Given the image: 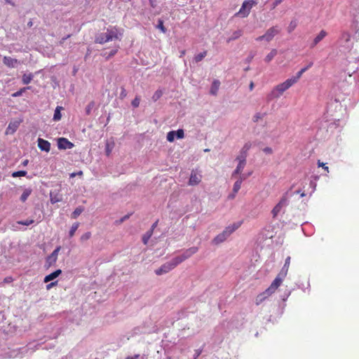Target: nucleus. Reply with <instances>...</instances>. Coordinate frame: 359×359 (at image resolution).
I'll list each match as a JSON object with an SVG mask.
<instances>
[{"label":"nucleus","mask_w":359,"mask_h":359,"mask_svg":"<svg viewBox=\"0 0 359 359\" xmlns=\"http://www.w3.org/2000/svg\"><path fill=\"white\" fill-rule=\"evenodd\" d=\"M303 74V71L300 70L297 73L296 76L290 78V79L294 81V83H296L301 78Z\"/></svg>","instance_id":"e433bc0d"},{"label":"nucleus","mask_w":359,"mask_h":359,"mask_svg":"<svg viewBox=\"0 0 359 359\" xmlns=\"http://www.w3.org/2000/svg\"><path fill=\"white\" fill-rule=\"evenodd\" d=\"M241 226L240 223L237 224H233L231 226H229L225 228V229L219 234H218L216 237L214 238L212 240V243L215 245H218L219 243H222L224 241L226 240V238L237 229L239 228Z\"/></svg>","instance_id":"20e7f679"},{"label":"nucleus","mask_w":359,"mask_h":359,"mask_svg":"<svg viewBox=\"0 0 359 359\" xmlns=\"http://www.w3.org/2000/svg\"><path fill=\"white\" fill-rule=\"evenodd\" d=\"M158 22L161 23L163 21L161 20H158Z\"/></svg>","instance_id":"774afa93"},{"label":"nucleus","mask_w":359,"mask_h":359,"mask_svg":"<svg viewBox=\"0 0 359 359\" xmlns=\"http://www.w3.org/2000/svg\"><path fill=\"white\" fill-rule=\"evenodd\" d=\"M313 65V63L311 62L308 66L302 68L301 70L303 71V73H304L309 68H310Z\"/></svg>","instance_id":"13d9d810"},{"label":"nucleus","mask_w":359,"mask_h":359,"mask_svg":"<svg viewBox=\"0 0 359 359\" xmlns=\"http://www.w3.org/2000/svg\"><path fill=\"white\" fill-rule=\"evenodd\" d=\"M8 4H10L11 5H13V3L12 2V0H5Z\"/></svg>","instance_id":"0e129e2a"},{"label":"nucleus","mask_w":359,"mask_h":359,"mask_svg":"<svg viewBox=\"0 0 359 359\" xmlns=\"http://www.w3.org/2000/svg\"><path fill=\"white\" fill-rule=\"evenodd\" d=\"M113 148H114V143L110 144L109 142H107L106 146H105L106 156H110Z\"/></svg>","instance_id":"7c9ffc66"},{"label":"nucleus","mask_w":359,"mask_h":359,"mask_svg":"<svg viewBox=\"0 0 359 359\" xmlns=\"http://www.w3.org/2000/svg\"><path fill=\"white\" fill-rule=\"evenodd\" d=\"M79 222H75L72 224L70 230H69V236L70 238L73 237L75 234V232L76 231V230L78 229L79 226Z\"/></svg>","instance_id":"393cba45"},{"label":"nucleus","mask_w":359,"mask_h":359,"mask_svg":"<svg viewBox=\"0 0 359 359\" xmlns=\"http://www.w3.org/2000/svg\"><path fill=\"white\" fill-rule=\"evenodd\" d=\"M242 35V32L241 30H238L235 32L233 35L228 39V41H230L231 40H235L240 37Z\"/></svg>","instance_id":"72a5a7b5"},{"label":"nucleus","mask_w":359,"mask_h":359,"mask_svg":"<svg viewBox=\"0 0 359 359\" xmlns=\"http://www.w3.org/2000/svg\"><path fill=\"white\" fill-rule=\"evenodd\" d=\"M90 107H88V108L86 109V113H87L88 114H90Z\"/></svg>","instance_id":"69168bd1"},{"label":"nucleus","mask_w":359,"mask_h":359,"mask_svg":"<svg viewBox=\"0 0 359 359\" xmlns=\"http://www.w3.org/2000/svg\"><path fill=\"white\" fill-rule=\"evenodd\" d=\"M156 29L161 30L163 33L166 32V28L164 27V24H156Z\"/></svg>","instance_id":"49530a36"},{"label":"nucleus","mask_w":359,"mask_h":359,"mask_svg":"<svg viewBox=\"0 0 359 359\" xmlns=\"http://www.w3.org/2000/svg\"><path fill=\"white\" fill-rule=\"evenodd\" d=\"M127 95V93L126 91V90L124 88H122V90L121 92V94H120V97L121 99L126 97Z\"/></svg>","instance_id":"3c124183"},{"label":"nucleus","mask_w":359,"mask_h":359,"mask_svg":"<svg viewBox=\"0 0 359 359\" xmlns=\"http://www.w3.org/2000/svg\"><path fill=\"white\" fill-rule=\"evenodd\" d=\"M26 175H27V172L26 171H25V170H20V171L14 172L12 174V176L13 177H17L25 176Z\"/></svg>","instance_id":"58836bf2"},{"label":"nucleus","mask_w":359,"mask_h":359,"mask_svg":"<svg viewBox=\"0 0 359 359\" xmlns=\"http://www.w3.org/2000/svg\"><path fill=\"white\" fill-rule=\"evenodd\" d=\"M207 55V51L205 50L202 53H200L199 54L196 55L195 57H194V60L196 61V62H198L200 61H201Z\"/></svg>","instance_id":"2f4dec72"},{"label":"nucleus","mask_w":359,"mask_h":359,"mask_svg":"<svg viewBox=\"0 0 359 359\" xmlns=\"http://www.w3.org/2000/svg\"><path fill=\"white\" fill-rule=\"evenodd\" d=\"M157 224H158V221L155 222L152 224L151 228V229H152V231H154V229L156 227Z\"/></svg>","instance_id":"052dcab7"},{"label":"nucleus","mask_w":359,"mask_h":359,"mask_svg":"<svg viewBox=\"0 0 359 359\" xmlns=\"http://www.w3.org/2000/svg\"><path fill=\"white\" fill-rule=\"evenodd\" d=\"M38 147L41 151H45L46 152H48L50 150V143L42 138L38 139Z\"/></svg>","instance_id":"2eb2a0df"},{"label":"nucleus","mask_w":359,"mask_h":359,"mask_svg":"<svg viewBox=\"0 0 359 359\" xmlns=\"http://www.w3.org/2000/svg\"><path fill=\"white\" fill-rule=\"evenodd\" d=\"M149 1L150 6L152 8L156 7V6H157V0H149Z\"/></svg>","instance_id":"8fccbe9b"},{"label":"nucleus","mask_w":359,"mask_h":359,"mask_svg":"<svg viewBox=\"0 0 359 359\" xmlns=\"http://www.w3.org/2000/svg\"><path fill=\"white\" fill-rule=\"evenodd\" d=\"M33 79L32 74H24L22 78V83L24 84H28L31 82Z\"/></svg>","instance_id":"c85d7f7f"},{"label":"nucleus","mask_w":359,"mask_h":359,"mask_svg":"<svg viewBox=\"0 0 359 359\" xmlns=\"http://www.w3.org/2000/svg\"><path fill=\"white\" fill-rule=\"evenodd\" d=\"M269 296L266 291L259 294L256 297V304L259 305L262 303L266 299H267Z\"/></svg>","instance_id":"4be33fe9"},{"label":"nucleus","mask_w":359,"mask_h":359,"mask_svg":"<svg viewBox=\"0 0 359 359\" xmlns=\"http://www.w3.org/2000/svg\"><path fill=\"white\" fill-rule=\"evenodd\" d=\"M62 109V107H57L55 110V113H54V116H53V120L57 121H60L61 119V117H62V115H61V113H60V111Z\"/></svg>","instance_id":"b1692460"},{"label":"nucleus","mask_w":359,"mask_h":359,"mask_svg":"<svg viewBox=\"0 0 359 359\" xmlns=\"http://www.w3.org/2000/svg\"><path fill=\"white\" fill-rule=\"evenodd\" d=\"M237 159L239 161V163L233 171L232 176L241 174L246 164L245 156H239L237 157Z\"/></svg>","instance_id":"9b49d317"},{"label":"nucleus","mask_w":359,"mask_h":359,"mask_svg":"<svg viewBox=\"0 0 359 359\" xmlns=\"http://www.w3.org/2000/svg\"><path fill=\"white\" fill-rule=\"evenodd\" d=\"M250 144H248V143H246L243 147L241 149V156H245L247 155V152L250 149Z\"/></svg>","instance_id":"f704fd0d"},{"label":"nucleus","mask_w":359,"mask_h":359,"mask_svg":"<svg viewBox=\"0 0 359 359\" xmlns=\"http://www.w3.org/2000/svg\"><path fill=\"white\" fill-rule=\"evenodd\" d=\"M4 64L8 67H14L18 63V60L8 56H4L3 59Z\"/></svg>","instance_id":"f3484780"},{"label":"nucleus","mask_w":359,"mask_h":359,"mask_svg":"<svg viewBox=\"0 0 359 359\" xmlns=\"http://www.w3.org/2000/svg\"><path fill=\"white\" fill-rule=\"evenodd\" d=\"M198 250L197 247H191L187 250H186L181 255L177 256L171 259L170 262H168L161 266L155 271V273L157 276H161L164 273H167L174 269L177 265L191 257L193 255L196 254Z\"/></svg>","instance_id":"f257e3e1"},{"label":"nucleus","mask_w":359,"mask_h":359,"mask_svg":"<svg viewBox=\"0 0 359 359\" xmlns=\"http://www.w3.org/2000/svg\"><path fill=\"white\" fill-rule=\"evenodd\" d=\"M61 273H62V270L57 269V270L55 271L54 272L50 273L49 275L46 276L44 278L43 281H44V283H48L49 281L53 280L55 278H56L57 277H58Z\"/></svg>","instance_id":"6ab92c4d"},{"label":"nucleus","mask_w":359,"mask_h":359,"mask_svg":"<svg viewBox=\"0 0 359 359\" xmlns=\"http://www.w3.org/2000/svg\"><path fill=\"white\" fill-rule=\"evenodd\" d=\"M236 194H237V193H234V192L232 191V193H231V194H230L228 196V198H229V199H230V200L233 199V198L236 197Z\"/></svg>","instance_id":"6e6d98bb"},{"label":"nucleus","mask_w":359,"mask_h":359,"mask_svg":"<svg viewBox=\"0 0 359 359\" xmlns=\"http://www.w3.org/2000/svg\"><path fill=\"white\" fill-rule=\"evenodd\" d=\"M290 263V257H287L285 259V264L281 270L286 271V274L287 273L288 268Z\"/></svg>","instance_id":"ea45409f"},{"label":"nucleus","mask_w":359,"mask_h":359,"mask_svg":"<svg viewBox=\"0 0 359 359\" xmlns=\"http://www.w3.org/2000/svg\"><path fill=\"white\" fill-rule=\"evenodd\" d=\"M318 167H322L327 173L329 172V168L326 165V163L320 162V160L317 162Z\"/></svg>","instance_id":"37998d69"},{"label":"nucleus","mask_w":359,"mask_h":359,"mask_svg":"<svg viewBox=\"0 0 359 359\" xmlns=\"http://www.w3.org/2000/svg\"><path fill=\"white\" fill-rule=\"evenodd\" d=\"M140 357V355L139 354H135L134 356H128L127 357L126 359H138Z\"/></svg>","instance_id":"bf43d9fd"},{"label":"nucleus","mask_w":359,"mask_h":359,"mask_svg":"<svg viewBox=\"0 0 359 359\" xmlns=\"http://www.w3.org/2000/svg\"><path fill=\"white\" fill-rule=\"evenodd\" d=\"M34 222V220L32 219H26L25 221H18L17 223L22 225L29 226L32 224Z\"/></svg>","instance_id":"4c0bfd02"},{"label":"nucleus","mask_w":359,"mask_h":359,"mask_svg":"<svg viewBox=\"0 0 359 359\" xmlns=\"http://www.w3.org/2000/svg\"><path fill=\"white\" fill-rule=\"evenodd\" d=\"M284 0H275L274 2L273 3V7L275 8L276 6H277L278 4H280V3H282Z\"/></svg>","instance_id":"603ef678"},{"label":"nucleus","mask_w":359,"mask_h":359,"mask_svg":"<svg viewBox=\"0 0 359 359\" xmlns=\"http://www.w3.org/2000/svg\"><path fill=\"white\" fill-rule=\"evenodd\" d=\"M163 94V92L161 89H158L153 95L152 100L154 102H156L159 100Z\"/></svg>","instance_id":"bb28decb"},{"label":"nucleus","mask_w":359,"mask_h":359,"mask_svg":"<svg viewBox=\"0 0 359 359\" xmlns=\"http://www.w3.org/2000/svg\"><path fill=\"white\" fill-rule=\"evenodd\" d=\"M219 86H220L219 81L214 80L212 83L211 88H210V94L213 95H216L217 94Z\"/></svg>","instance_id":"aec40b11"},{"label":"nucleus","mask_w":359,"mask_h":359,"mask_svg":"<svg viewBox=\"0 0 359 359\" xmlns=\"http://www.w3.org/2000/svg\"><path fill=\"white\" fill-rule=\"evenodd\" d=\"M294 81L290 79L275 86L269 95V99L278 98L283 93L293 86Z\"/></svg>","instance_id":"7ed1b4c3"},{"label":"nucleus","mask_w":359,"mask_h":359,"mask_svg":"<svg viewBox=\"0 0 359 359\" xmlns=\"http://www.w3.org/2000/svg\"><path fill=\"white\" fill-rule=\"evenodd\" d=\"M201 352H198L196 353V356L195 357V358L196 359V358L200 355Z\"/></svg>","instance_id":"338daca9"},{"label":"nucleus","mask_w":359,"mask_h":359,"mask_svg":"<svg viewBox=\"0 0 359 359\" xmlns=\"http://www.w3.org/2000/svg\"><path fill=\"white\" fill-rule=\"evenodd\" d=\"M277 55V50L276 49H273L266 56L265 61L266 62H269L271 61L273 57Z\"/></svg>","instance_id":"a878e982"},{"label":"nucleus","mask_w":359,"mask_h":359,"mask_svg":"<svg viewBox=\"0 0 359 359\" xmlns=\"http://www.w3.org/2000/svg\"><path fill=\"white\" fill-rule=\"evenodd\" d=\"M286 276V271L281 270L276 278L271 283V285L265 290L266 293L270 297L272 294H273L276 290L278 288V287L283 283V279Z\"/></svg>","instance_id":"39448f33"},{"label":"nucleus","mask_w":359,"mask_h":359,"mask_svg":"<svg viewBox=\"0 0 359 359\" xmlns=\"http://www.w3.org/2000/svg\"><path fill=\"white\" fill-rule=\"evenodd\" d=\"M20 126V121L11 122L6 129V134H13Z\"/></svg>","instance_id":"a211bd4d"},{"label":"nucleus","mask_w":359,"mask_h":359,"mask_svg":"<svg viewBox=\"0 0 359 359\" xmlns=\"http://www.w3.org/2000/svg\"><path fill=\"white\" fill-rule=\"evenodd\" d=\"M202 180V175L198 173L195 170H192L191 172L190 178L189 180V185L190 186H196L198 185Z\"/></svg>","instance_id":"f8f14e48"},{"label":"nucleus","mask_w":359,"mask_h":359,"mask_svg":"<svg viewBox=\"0 0 359 359\" xmlns=\"http://www.w3.org/2000/svg\"><path fill=\"white\" fill-rule=\"evenodd\" d=\"M32 190L30 188L25 189L20 196V201L23 203L27 201V199L28 198V197L32 194Z\"/></svg>","instance_id":"5701e85b"},{"label":"nucleus","mask_w":359,"mask_h":359,"mask_svg":"<svg viewBox=\"0 0 359 359\" xmlns=\"http://www.w3.org/2000/svg\"><path fill=\"white\" fill-rule=\"evenodd\" d=\"M286 276V271L281 270L276 278L271 283V285L265 290L266 293L270 297L272 294H273L276 290L278 288V287L283 283V279Z\"/></svg>","instance_id":"423d86ee"},{"label":"nucleus","mask_w":359,"mask_h":359,"mask_svg":"<svg viewBox=\"0 0 359 359\" xmlns=\"http://www.w3.org/2000/svg\"><path fill=\"white\" fill-rule=\"evenodd\" d=\"M57 147L60 149H72L74 144L65 137H60L57 140Z\"/></svg>","instance_id":"ddd939ff"},{"label":"nucleus","mask_w":359,"mask_h":359,"mask_svg":"<svg viewBox=\"0 0 359 359\" xmlns=\"http://www.w3.org/2000/svg\"><path fill=\"white\" fill-rule=\"evenodd\" d=\"M91 237V233L90 231H88L85 233H83L81 238H80V240L81 242H84L86 241H88V239H90Z\"/></svg>","instance_id":"c9c22d12"},{"label":"nucleus","mask_w":359,"mask_h":359,"mask_svg":"<svg viewBox=\"0 0 359 359\" xmlns=\"http://www.w3.org/2000/svg\"><path fill=\"white\" fill-rule=\"evenodd\" d=\"M61 201V198H58L57 197H52L50 198V202L51 203L54 204L55 203H57Z\"/></svg>","instance_id":"09e8293b"},{"label":"nucleus","mask_w":359,"mask_h":359,"mask_svg":"<svg viewBox=\"0 0 359 359\" xmlns=\"http://www.w3.org/2000/svg\"><path fill=\"white\" fill-rule=\"evenodd\" d=\"M83 175V172L82 171H79L78 172H72L70 174V177H74L76 175Z\"/></svg>","instance_id":"864d4df0"},{"label":"nucleus","mask_w":359,"mask_h":359,"mask_svg":"<svg viewBox=\"0 0 359 359\" xmlns=\"http://www.w3.org/2000/svg\"><path fill=\"white\" fill-rule=\"evenodd\" d=\"M279 32V29H278L277 26L273 27L271 29H269L267 32L259 37H258L257 40H262L266 39V41H271L274 36H276Z\"/></svg>","instance_id":"1a4fd4ad"},{"label":"nucleus","mask_w":359,"mask_h":359,"mask_svg":"<svg viewBox=\"0 0 359 359\" xmlns=\"http://www.w3.org/2000/svg\"><path fill=\"white\" fill-rule=\"evenodd\" d=\"M128 218H129V215H126L123 218L121 219L120 222H123V221H125L126 219H127Z\"/></svg>","instance_id":"680f3d73"},{"label":"nucleus","mask_w":359,"mask_h":359,"mask_svg":"<svg viewBox=\"0 0 359 359\" xmlns=\"http://www.w3.org/2000/svg\"><path fill=\"white\" fill-rule=\"evenodd\" d=\"M254 88V83L253 82H251L250 83V90H252Z\"/></svg>","instance_id":"e2e57ef3"},{"label":"nucleus","mask_w":359,"mask_h":359,"mask_svg":"<svg viewBox=\"0 0 359 359\" xmlns=\"http://www.w3.org/2000/svg\"><path fill=\"white\" fill-rule=\"evenodd\" d=\"M175 137H176L175 131V130L170 131L167 134V140L170 142H172L175 140Z\"/></svg>","instance_id":"473e14b6"},{"label":"nucleus","mask_w":359,"mask_h":359,"mask_svg":"<svg viewBox=\"0 0 359 359\" xmlns=\"http://www.w3.org/2000/svg\"><path fill=\"white\" fill-rule=\"evenodd\" d=\"M263 151L266 154H271L272 153V149L270 147H265Z\"/></svg>","instance_id":"5fc2aeb1"},{"label":"nucleus","mask_w":359,"mask_h":359,"mask_svg":"<svg viewBox=\"0 0 359 359\" xmlns=\"http://www.w3.org/2000/svg\"><path fill=\"white\" fill-rule=\"evenodd\" d=\"M140 99L139 97L136 96L135 99L132 101L131 104L133 107L136 108L138 107L140 105Z\"/></svg>","instance_id":"a19ab883"},{"label":"nucleus","mask_w":359,"mask_h":359,"mask_svg":"<svg viewBox=\"0 0 359 359\" xmlns=\"http://www.w3.org/2000/svg\"><path fill=\"white\" fill-rule=\"evenodd\" d=\"M258 0H248L245 1L239 11L236 13L237 15H240L241 17H246L250 13V11L253 6L257 4Z\"/></svg>","instance_id":"0eeeda50"},{"label":"nucleus","mask_w":359,"mask_h":359,"mask_svg":"<svg viewBox=\"0 0 359 359\" xmlns=\"http://www.w3.org/2000/svg\"><path fill=\"white\" fill-rule=\"evenodd\" d=\"M251 173H248V175H241L240 176V178L234 183L233 187V191L234 193H238L241 187V184L243 180L247 179Z\"/></svg>","instance_id":"4468645a"},{"label":"nucleus","mask_w":359,"mask_h":359,"mask_svg":"<svg viewBox=\"0 0 359 359\" xmlns=\"http://www.w3.org/2000/svg\"><path fill=\"white\" fill-rule=\"evenodd\" d=\"M25 90H26V88H21L18 91L14 93L12 95V96L14 97L21 96L22 95V93H24L25 91Z\"/></svg>","instance_id":"a18cd8bd"},{"label":"nucleus","mask_w":359,"mask_h":359,"mask_svg":"<svg viewBox=\"0 0 359 359\" xmlns=\"http://www.w3.org/2000/svg\"><path fill=\"white\" fill-rule=\"evenodd\" d=\"M287 198L283 196L280 201L276 204V205L271 210V214L273 217H276L279 212L281 211L282 208L286 205L287 204Z\"/></svg>","instance_id":"9d476101"},{"label":"nucleus","mask_w":359,"mask_h":359,"mask_svg":"<svg viewBox=\"0 0 359 359\" xmlns=\"http://www.w3.org/2000/svg\"><path fill=\"white\" fill-rule=\"evenodd\" d=\"M119 48L118 46H115L113 48L109 53L104 52L102 53V55L107 60H109L111 57H113L118 51Z\"/></svg>","instance_id":"412c9836"},{"label":"nucleus","mask_w":359,"mask_h":359,"mask_svg":"<svg viewBox=\"0 0 359 359\" xmlns=\"http://www.w3.org/2000/svg\"><path fill=\"white\" fill-rule=\"evenodd\" d=\"M326 36H327V32L324 30H321L320 32L314 38L313 42L310 45V47L311 48H314Z\"/></svg>","instance_id":"dca6fc26"},{"label":"nucleus","mask_w":359,"mask_h":359,"mask_svg":"<svg viewBox=\"0 0 359 359\" xmlns=\"http://www.w3.org/2000/svg\"><path fill=\"white\" fill-rule=\"evenodd\" d=\"M123 29L116 26H109L106 31L98 34L95 39V43L103 44L114 40H121L123 36Z\"/></svg>","instance_id":"f03ea898"},{"label":"nucleus","mask_w":359,"mask_h":359,"mask_svg":"<svg viewBox=\"0 0 359 359\" xmlns=\"http://www.w3.org/2000/svg\"><path fill=\"white\" fill-rule=\"evenodd\" d=\"M264 115L261 113H257L253 116V121L257 122L259 119H262L263 118Z\"/></svg>","instance_id":"c03bdc74"},{"label":"nucleus","mask_w":359,"mask_h":359,"mask_svg":"<svg viewBox=\"0 0 359 359\" xmlns=\"http://www.w3.org/2000/svg\"><path fill=\"white\" fill-rule=\"evenodd\" d=\"M61 250V246H57L53 252L46 258L45 266L48 269L55 265L57 262L59 252Z\"/></svg>","instance_id":"6e6552de"},{"label":"nucleus","mask_w":359,"mask_h":359,"mask_svg":"<svg viewBox=\"0 0 359 359\" xmlns=\"http://www.w3.org/2000/svg\"><path fill=\"white\" fill-rule=\"evenodd\" d=\"M13 280V278L11 276L6 277L4 280V283H11Z\"/></svg>","instance_id":"de8ad7c7"},{"label":"nucleus","mask_w":359,"mask_h":359,"mask_svg":"<svg viewBox=\"0 0 359 359\" xmlns=\"http://www.w3.org/2000/svg\"><path fill=\"white\" fill-rule=\"evenodd\" d=\"M176 137L178 139H182L184 137V133L182 129H179L175 131Z\"/></svg>","instance_id":"79ce46f5"},{"label":"nucleus","mask_w":359,"mask_h":359,"mask_svg":"<svg viewBox=\"0 0 359 359\" xmlns=\"http://www.w3.org/2000/svg\"><path fill=\"white\" fill-rule=\"evenodd\" d=\"M153 233H152V229H150L149 231H148L142 237V241L144 243V244H147L149 238H151V236H152Z\"/></svg>","instance_id":"c756f323"},{"label":"nucleus","mask_w":359,"mask_h":359,"mask_svg":"<svg viewBox=\"0 0 359 359\" xmlns=\"http://www.w3.org/2000/svg\"><path fill=\"white\" fill-rule=\"evenodd\" d=\"M83 211V208L82 207L76 208L72 214V217L73 219L77 218Z\"/></svg>","instance_id":"cd10ccee"},{"label":"nucleus","mask_w":359,"mask_h":359,"mask_svg":"<svg viewBox=\"0 0 359 359\" xmlns=\"http://www.w3.org/2000/svg\"><path fill=\"white\" fill-rule=\"evenodd\" d=\"M57 281L50 283V284L47 285L46 288L48 290L50 289L53 286L57 284Z\"/></svg>","instance_id":"4d7b16f0"}]
</instances>
